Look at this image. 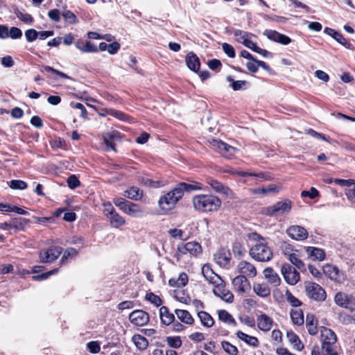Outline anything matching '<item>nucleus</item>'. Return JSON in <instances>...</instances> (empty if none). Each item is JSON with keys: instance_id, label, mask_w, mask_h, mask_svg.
<instances>
[{"instance_id": "f257e3e1", "label": "nucleus", "mask_w": 355, "mask_h": 355, "mask_svg": "<svg viewBox=\"0 0 355 355\" xmlns=\"http://www.w3.org/2000/svg\"><path fill=\"white\" fill-rule=\"evenodd\" d=\"M250 237L257 242L250 248V256L259 262L270 261L273 257V252L265 242V239L257 233H252Z\"/></svg>"}, {"instance_id": "f03ea898", "label": "nucleus", "mask_w": 355, "mask_h": 355, "mask_svg": "<svg viewBox=\"0 0 355 355\" xmlns=\"http://www.w3.org/2000/svg\"><path fill=\"white\" fill-rule=\"evenodd\" d=\"M192 202L195 209L201 212L216 211L221 206L220 199L211 194L196 195Z\"/></svg>"}, {"instance_id": "7ed1b4c3", "label": "nucleus", "mask_w": 355, "mask_h": 355, "mask_svg": "<svg viewBox=\"0 0 355 355\" xmlns=\"http://www.w3.org/2000/svg\"><path fill=\"white\" fill-rule=\"evenodd\" d=\"M182 197V193L179 190L178 186L167 193L162 196L159 200V206L164 211H170L174 208L176 203Z\"/></svg>"}, {"instance_id": "20e7f679", "label": "nucleus", "mask_w": 355, "mask_h": 355, "mask_svg": "<svg viewBox=\"0 0 355 355\" xmlns=\"http://www.w3.org/2000/svg\"><path fill=\"white\" fill-rule=\"evenodd\" d=\"M291 208L292 202L288 199H284L272 205L265 207L263 210V213L270 217L284 216L288 214Z\"/></svg>"}, {"instance_id": "39448f33", "label": "nucleus", "mask_w": 355, "mask_h": 355, "mask_svg": "<svg viewBox=\"0 0 355 355\" xmlns=\"http://www.w3.org/2000/svg\"><path fill=\"white\" fill-rule=\"evenodd\" d=\"M62 248L60 246L51 245L44 248L39 252V258L42 263H51L55 261L62 254Z\"/></svg>"}, {"instance_id": "423d86ee", "label": "nucleus", "mask_w": 355, "mask_h": 355, "mask_svg": "<svg viewBox=\"0 0 355 355\" xmlns=\"http://www.w3.org/2000/svg\"><path fill=\"white\" fill-rule=\"evenodd\" d=\"M305 291L307 296L315 301L322 302L326 299L325 291L316 283H307L305 286Z\"/></svg>"}, {"instance_id": "0eeeda50", "label": "nucleus", "mask_w": 355, "mask_h": 355, "mask_svg": "<svg viewBox=\"0 0 355 355\" xmlns=\"http://www.w3.org/2000/svg\"><path fill=\"white\" fill-rule=\"evenodd\" d=\"M281 272L286 283L290 285H295L300 279V273L289 263H284Z\"/></svg>"}, {"instance_id": "6e6552de", "label": "nucleus", "mask_w": 355, "mask_h": 355, "mask_svg": "<svg viewBox=\"0 0 355 355\" xmlns=\"http://www.w3.org/2000/svg\"><path fill=\"white\" fill-rule=\"evenodd\" d=\"M210 145L213 148L227 158H230L238 151L237 148L220 140L213 139L210 141Z\"/></svg>"}, {"instance_id": "1a4fd4ad", "label": "nucleus", "mask_w": 355, "mask_h": 355, "mask_svg": "<svg viewBox=\"0 0 355 355\" xmlns=\"http://www.w3.org/2000/svg\"><path fill=\"white\" fill-rule=\"evenodd\" d=\"M129 320L134 325L141 327L149 322V315L143 310L137 309L130 313Z\"/></svg>"}, {"instance_id": "9d476101", "label": "nucleus", "mask_w": 355, "mask_h": 355, "mask_svg": "<svg viewBox=\"0 0 355 355\" xmlns=\"http://www.w3.org/2000/svg\"><path fill=\"white\" fill-rule=\"evenodd\" d=\"M177 251L178 253L185 254L189 253L192 255L197 256L202 252V248L199 243L196 241L188 242L185 244L182 243L178 246Z\"/></svg>"}, {"instance_id": "9b49d317", "label": "nucleus", "mask_w": 355, "mask_h": 355, "mask_svg": "<svg viewBox=\"0 0 355 355\" xmlns=\"http://www.w3.org/2000/svg\"><path fill=\"white\" fill-rule=\"evenodd\" d=\"M323 272L329 279L335 282H340L345 279L344 273L333 265L327 264L324 266Z\"/></svg>"}, {"instance_id": "f8f14e48", "label": "nucleus", "mask_w": 355, "mask_h": 355, "mask_svg": "<svg viewBox=\"0 0 355 355\" xmlns=\"http://www.w3.org/2000/svg\"><path fill=\"white\" fill-rule=\"evenodd\" d=\"M288 235L293 239L303 241L308 237L307 230L300 225H292L287 229Z\"/></svg>"}, {"instance_id": "ddd939ff", "label": "nucleus", "mask_w": 355, "mask_h": 355, "mask_svg": "<svg viewBox=\"0 0 355 355\" xmlns=\"http://www.w3.org/2000/svg\"><path fill=\"white\" fill-rule=\"evenodd\" d=\"M263 35L271 41L278 42L283 45H287L291 43V40L286 35L282 34L276 31L266 30Z\"/></svg>"}, {"instance_id": "4468645a", "label": "nucleus", "mask_w": 355, "mask_h": 355, "mask_svg": "<svg viewBox=\"0 0 355 355\" xmlns=\"http://www.w3.org/2000/svg\"><path fill=\"white\" fill-rule=\"evenodd\" d=\"M237 270L241 275H244L245 277H254L257 273L255 266L246 261H242L239 263Z\"/></svg>"}, {"instance_id": "2eb2a0df", "label": "nucleus", "mask_w": 355, "mask_h": 355, "mask_svg": "<svg viewBox=\"0 0 355 355\" xmlns=\"http://www.w3.org/2000/svg\"><path fill=\"white\" fill-rule=\"evenodd\" d=\"M324 32L332 37L335 40H336L339 44L345 46L346 49L354 50L353 45L349 42L340 32L328 27L324 28Z\"/></svg>"}, {"instance_id": "dca6fc26", "label": "nucleus", "mask_w": 355, "mask_h": 355, "mask_svg": "<svg viewBox=\"0 0 355 355\" xmlns=\"http://www.w3.org/2000/svg\"><path fill=\"white\" fill-rule=\"evenodd\" d=\"M264 278L268 283L274 287L279 286L281 284V278L278 273L271 267L265 268L263 271Z\"/></svg>"}, {"instance_id": "f3484780", "label": "nucleus", "mask_w": 355, "mask_h": 355, "mask_svg": "<svg viewBox=\"0 0 355 355\" xmlns=\"http://www.w3.org/2000/svg\"><path fill=\"white\" fill-rule=\"evenodd\" d=\"M213 293L216 296L220 297L227 302H232L233 301V294L229 290L226 289L225 286L222 284H217L213 289Z\"/></svg>"}, {"instance_id": "a211bd4d", "label": "nucleus", "mask_w": 355, "mask_h": 355, "mask_svg": "<svg viewBox=\"0 0 355 355\" xmlns=\"http://www.w3.org/2000/svg\"><path fill=\"white\" fill-rule=\"evenodd\" d=\"M202 274L205 279L210 284H217L222 282L220 277L216 274L209 265L205 264L202 268Z\"/></svg>"}, {"instance_id": "6ab92c4d", "label": "nucleus", "mask_w": 355, "mask_h": 355, "mask_svg": "<svg viewBox=\"0 0 355 355\" xmlns=\"http://www.w3.org/2000/svg\"><path fill=\"white\" fill-rule=\"evenodd\" d=\"M234 288L239 293H245L250 289V285L247 277L244 275H238L232 281Z\"/></svg>"}, {"instance_id": "aec40b11", "label": "nucleus", "mask_w": 355, "mask_h": 355, "mask_svg": "<svg viewBox=\"0 0 355 355\" xmlns=\"http://www.w3.org/2000/svg\"><path fill=\"white\" fill-rule=\"evenodd\" d=\"M231 259V254L230 251L225 249L219 250L214 254V260L216 263L221 267H226Z\"/></svg>"}, {"instance_id": "412c9836", "label": "nucleus", "mask_w": 355, "mask_h": 355, "mask_svg": "<svg viewBox=\"0 0 355 355\" xmlns=\"http://www.w3.org/2000/svg\"><path fill=\"white\" fill-rule=\"evenodd\" d=\"M121 210L123 211L125 214L132 217H139L142 215L143 213L141 209L138 205L131 202L128 200Z\"/></svg>"}, {"instance_id": "4be33fe9", "label": "nucleus", "mask_w": 355, "mask_h": 355, "mask_svg": "<svg viewBox=\"0 0 355 355\" xmlns=\"http://www.w3.org/2000/svg\"><path fill=\"white\" fill-rule=\"evenodd\" d=\"M257 322L259 329L263 331H268L272 327V319L265 313L259 315Z\"/></svg>"}, {"instance_id": "5701e85b", "label": "nucleus", "mask_w": 355, "mask_h": 355, "mask_svg": "<svg viewBox=\"0 0 355 355\" xmlns=\"http://www.w3.org/2000/svg\"><path fill=\"white\" fill-rule=\"evenodd\" d=\"M186 63L187 67L193 71L198 72L200 69V60L198 57L193 52L189 53L186 56Z\"/></svg>"}, {"instance_id": "b1692460", "label": "nucleus", "mask_w": 355, "mask_h": 355, "mask_svg": "<svg viewBox=\"0 0 355 355\" xmlns=\"http://www.w3.org/2000/svg\"><path fill=\"white\" fill-rule=\"evenodd\" d=\"M76 47L83 53H96L98 51V47L92 42L89 41L84 42L80 40L76 42Z\"/></svg>"}, {"instance_id": "393cba45", "label": "nucleus", "mask_w": 355, "mask_h": 355, "mask_svg": "<svg viewBox=\"0 0 355 355\" xmlns=\"http://www.w3.org/2000/svg\"><path fill=\"white\" fill-rule=\"evenodd\" d=\"M159 317L162 323L165 325H169L175 320L174 315L170 313L168 309L165 306L159 309Z\"/></svg>"}, {"instance_id": "a878e982", "label": "nucleus", "mask_w": 355, "mask_h": 355, "mask_svg": "<svg viewBox=\"0 0 355 355\" xmlns=\"http://www.w3.org/2000/svg\"><path fill=\"white\" fill-rule=\"evenodd\" d=\"M233 35L235 37L236 40L238 42L243 44L244 46H245V44H247L249 42V40L251 39V37L252 36H254V35L252 33H248V32H246V31H244L242 30H239V29L234 30L233 31Z\"/></svg>"}, {"instance_id": "bb28decb", "label": "nucleus", "mask_w": 355, "mask_h": 355, "mask_svg": "<svg viewBox=\"0 0 355 355\" xmlns=\"http://www.w3.org/2000/svg\"><path fill=\"white\" fill-rule=\"evenodd\" d=\"M26 223L25 218H15L10 223H3L1 224V227L4 230H10L12 229L18 230L23 227L24 224Z\"/></svg>"}, {"instance_id": "cd10ccee", "label": "nucleus", "mask_w": 355, "mask_h": 355, "mask_svg": "<svg viewBox=\"0 0 355 355\" xmlns=\"http://www.w3.org/2000/svg\"><path fill=\"white\" fill-rule=\"evenodd\" d=\"M254 292L261 297H266L270 295V288L265 284H254L253 285Z\"/></svg>"}, {"instance_id": "c85d7f7f", "label": "nucleus", "mask_w": 355, "mask_h": 355, "mask_svg": "<svg viewBox=\"0 0 355 355\" xmlns=\"http://www.w3.org/2000/svg\"><path fill=\"white\" fill-rule=\"evenodd\" d=\"M306 326L309 334L315 335L318 333L317 321L314 315L311 313L306 315Z\"/></svg>"}, {"instance_id": "c756f323", "label": "nucleus", "mask_w": 355, "mask_h": 355, "mask_svg": "<svg viewBox=\"0 0 355 355\" xmlns=\"http://www.w3.org/2000/svg\"><path fill=\"white\" fill-rule=\"evenodd\" d=\"M236 336L239 339L244 341L246 344H248L250 346L257 347L259 345V340L254 336L248 335L241 331H238L236 332Z\"/></svg>"}, {"instance_id": "7c9ffc66", "label": "nucleus", "mask_w": 355, "mask_h": 355, "mask_svg": "<svg viewBox=\"0 0 355 355\" xmlns=\"http://www.w3.org/2000/svg\"><path fill=\"white\" fill-rule=\"evenodd\" d=\"M311 355H338L336 346L325 347L321 349V353L319 347L315 346L311 351Z\"/></svg>"}, {"instance_id": "2f4dec72", "label": "nucleus", "mask_w": 355, "mask_h": 355, "mask_svg": "<svg viewBox=\"0 0 355 355\" xmlns=\"http://www.w3.org/2000/svg\"><path fill=\"white\" fill-rule=\"evenodd\" d=\"M351 296L346 293L339 292L336 294L334 300L336 304L341 307L347 308L350 303Z\"/></svg>"}, {"instance_id": "473e14b6", "label": "nucleus", "mask_w": 355, "mask_h": 355, "mask_svg": "<svg viewBox=\"0 0 355 355\" xmlns=\"http://www.w3.org/2000/svg\"><path fill=\"white\" fill-rule=\"evenodd\" d=\"M175 314L178 319L187 324H191L193 323V318L188 311L182 310V309H176L175 311Z\"/></svg>"}, {"instance_id": "72a5a7b5", "label": "nucleus", "mask_w": 355, "mask_h": 355, "mask_svg": "<svg viewBox=\"0 0 355 355\" xmlns=\"http://www.w3.org/2000/svg\"><path fill=\"white\" fill-rule=\"evenodd\" d=\"M307 254L315 259L322 261L324 259L325 253L323 250L315 247H307L306 249Z\"/></svg>"}, {"instance_id": "f704fd0d", "label": "nucleus", "mask_w": 355, "mask_h": 355, "mask_svg": "<svg viewBox=\"0 0 355 355\" xmlns=\"http://www.w3.org/2000/svg\"><path fill=\"white\" fill-rule=\"evenodd\" d=\"M198 316L203 326L211 327L214 325V320L207 312L203 311H198Z\"/></svg>"}, {"instance_id": "c9c22d12", "label": "nucleus", "mask_w": 355, "mask_h": 355, "mask_svg": "<svg viewBox=\"0 0 355 355\" xmlns=\"http://www.w3.org/2000/svg\"><path fill=\"white\" fill-rule=\"evenodd\" d=\"M124 196L128 198L138 200L141 198L143 193L138 187H132L125 191Z\"/></svg>"}, {"instance_id": "e433bc0d", "label": "nucleus", "mask_w": 355, "mask_h": 355, "mask_svg": "<svg viewBox=\"0 0 355 355\" xmlns=\"http://www.w3.org/2000/svg\"><path fill=\"white\" fill-rule=\"evenodd\" d=\"M286 336L289 342L293 344L297 350L300 351L303 349L304 345L302 343L297 334L291 331L287 332Z\"/></svg>"}, {"instance_id": "4c0bfd02", "label": "nucleus", "mask_w": 355, "mask_h": 355, "mask_svg": "<svg viewBox=\"0 0 355 355\" xmlns=\"http://www.w3.org/2000/svg\"><path fill=\"white\" fill-rule=\"evenodd\" d=\"M110 223L112 227L118 228L125 224V219L116 211L109 217Z\"/></svg>"}, {"instance_id": "58836bf2", "label": "nucleus", "mask_w": 355, "mask_h": 355, "mask_svg": "<svg viewBox=\"0 0 355 355\" xmlns=\"http://www.w3.org/2000/svg\"><path fill=\"white\" fill-rule=\"evenodd\" d=\"M322 340L331 341V343H336L337 337L336 334L330 329L324 327L321 330Z\"/></svg>"}, {"instance_id": "ea45409f", "label": "nucleus", "mask_w": 355, "mask_h": 355, "mask_svg": "<svg viewBox=\"0 0 355 355\" xmlns=\"http://www.w3.org/2000/svg\"><path fill=\"white\" fill-rule=\"evenodd\" d=\"M290 314L295 324L302 325L304 323V315L301 309L291 310Z\"/></svg>"}, {"instance_id": "a19ab883", "label": "nucleus", "mask_w": 355, "mask_h": 355, "mask_svg": "<svg viewBox=\"0 0 355 355\" xmlns=\"http://www.w3.org/2000/svg\"><path fill=\"white\" fill-rule=\"evenodd\" d=\"M132 341L136 347L139 349H145L148 345L147 339L141 335H135L132 337Z\"/></svg>"}, {"instance_id": "79ce46f5", "label": "nucleus", "mask_w": 355, "mask_h": 355, "mask_svg": "<svg viewBox=\"0 0 355 355\" xmlns=\"http://www.w3.org/2000/svg\"><path fill=\"white\" fill-rule=\"evenodd\" d=\"M221 347L229 355H238L239 354L238 348L230 342L222 341Z\"/></svg>"}, {"instance_id": "37998d69", "label": "nucleus", "mask_w": 355, "mask_h": 355, "mask_svg": "<svg viewBox=\"0 0 355 355\" xmlns=\"http://www.w3.org/2000/svg\"><path fill=\"white\" fill-rule=\"evenodd\" d=\"M179 190L182 193V196L184 195V191H197L200 190L201 187L200 186H198L196 184H187L185 182H181L177 184Z\"/></svg>"}, {"instance_id": "c03bdc74", "label": "nucleus", "mask_w": 355, "mask_h": 355, "mask_svg": "<svg viewBox=\"0 0 355 355\" xmlns=\"http://www.w3.org/2000/svg\"><path fill=\"white\" fill-rule=\"evenodd\" d=\"M218 318L220 320L228 323V324H236L235 320L233 317L225 310L218 311Z\"/></svg>"}, {"instance_id": "a18cd8bd", "label": "nucleus", "mask_w": 355, "mask_h": 355, "mask_svg": "<svg viewBox=\"0 0 355 355\" xmlns=\"http://www.w3.org/2000/svg\"><path fill=\"white\" fill-rule=\"evenodd\" d=\"M167 344L173 348H180L182 346V342L179 336H168L166 338Z\"/></svg>"}, {"instance_id": "49530a36", "label": "nucleus", "mask_w": 355, "mask_h": 355, "mask_svg": "<svg viewBox=\"0 0 355 355\" xmlns=\"http://www.w3.org/2000/svg\"><path fill=\"white\" fill-rule=\"evenodd\" d=\"M78 254V251L73 248H68L65 250L60 261V263L64 264L68 258H73L75 257Z\"/></svg>"}, {"instance_id": "de8ad7c7", "label": "nucleus", "mask_w": 355, "mask_h": 355, "mask_svg": "<svg viewBox=\"0 0 355 355\" xmlns=\"http://www.w3.org/2000/svg\"><path fill=\"white\" fill-rule=\"evenodd\" d=\"M289 261L299 270H305L304 263L298 258V256L296 254H291L289 256Z\"/></svg>"}, {"instance_id": "09e8293b", "label": "nucleus", "mask_w": 355, "mask_h": 355, "mask_svg": "<svg viewBox=\"0 0 355 355\" xmlns=\"http://www.w3.org/2000/svg\"><path fill=\"white\" fill-rule=\"evenodd\" d=\"M236 174L239 176H241V177L249 176V177H255L257 178L265 179V180L268 179L267 175L263 172L256 173H248V172H244V171H236Z\"/></svg>"}, {"instance_id": "8fccbe9b", "label": "nucleus", "mask_w": 355, "mask_h": 355, "mask_svg": "<svg viewBox=\"0 0 355 355\" xmlns=\"http://www.w3.org/2000/svg\"><path fill=\"white\" fill-rule=\"evenodd\" d=\"M15 14L17 15V17L25 24H31L33 23V18L30 14L24 13L22 12H20L19 10H17L15 12Z\"/></svg>"}, {"instance_id": "3c124183", "label": "nucleus", "mask_w": 355, "mask_h": 355, "mask_svg": "<svg viewBox=\"0 0 355 355\" xmlns=\"http://www.w3.org/2000/svg\"><path fill=\"white\" fill-rule=\"evenodd\" d=\"M285 296L286 301L293 306L297 307L302 304L301 302L297 298H296L288 290L286 291Z\"/></svg>"}, {"instance_id": "603ef678", "label": "nucleus", "mask_w": 355, "mask_h": 355, "mask_svg": "<svg viewBox=\"0 0 355 355\" xmlns=\"http://www.w3.org/2000/svg\"><path fill=\"white\" fill-rule=\"evenodd\" d=\"M62 15L63 16L66 21L70 24H74L78 22L76 16L73 12H72L70 10H67L63 11Z\"/></svg>"}, {"instance_id": "864d4df0", "label": "nucleus", "mask_w": 355, "mask_h": 355, "mask_svg": "<svg viewBox=\"0 0 355 355\" xmlns=\"http://www.w3.org/2000/svg\"><path fill=\"white\" fill-rule=\"evenodd\" d=\"M207 182L216 191L225 193V187L220 182L214 179H209Z\"/></svg>"}, {"instance_id": "5fc2aeb1", "label": "nucleus", "mask_w": 355, "mask_h": 355, "mask_svg": "<svg viewBox=\"0 0 355 355\" xmlns=\"http://www.w3.org/2000/svg\"><path fill=\"white\" fill-rule=\"evenodd\" d=\"M10 187L12 189L24 190L27 187V184L20 180H12L10 182Z\"/></svg>"}, {"instance_id": "6e6d98bb", "label": "nucleus", "mask_w": 355, "mask_h": 355, "mask_svg": "<svg viewBox=\"0 0 355 355\" xmlns=\"http://www.w3.org/2000/svg\"><path fill=\"white\" fill-rule=\"evenodd\" d=\"M41 71L44 73V72H52L56 75H58V76L62 78H66V79H70L71 78L66 73L62 72V71H60L58 70H56L49 66H44L42 67V69H41Z\"/></svg>"}, {"instance_id": "4d7b16f0", "label": "nucleus", "mask_w": 355, "mask_h": 355, "mask_svg": "<svg viewBox=\"0 0 355 355\" xmlns=\"http://www.w3.org/2000/svg\"><path fill=\"white\" fill-rule=\"evenodd\" d=\"M145 298L152 304H154L156 306H159L162 302L160 297L153 293H146Z\"/></svg>"}, {"instance_id": "13d9d810", "label": "nucleus", "mask_w": 355, "mask_h": 355, "mask_svg": "<svg viewBox=\"0 0 355 355\" xmlns=\"http://www.w3.org/2000/svg\"><path fill=\"white\" fill-rule=\"evenodd\" d=\"M227 80L228 82H232V87L234 91L241 89L242 87L246 84V81L245 80L234 81L231 76H227Z\"/></svg>"}, {"instance_id": "bf43d9fd", "label": "nucleus", "mask_w": 355, "mask_h": 355, "mask_svg": "<svg viewBox=\"0 0 355 355\" xmlns=\"http://www.w3.org/2000/svg\"><path fill=\"white\" fill-rule=\"evenodd\" d=\"M37 31L33 28L28 29L25 32V37L28 42L35 41L38 37Z\"/></svg>"}, {"instance_id": "052dcab7", "label": "nucleus", "mask_w": 355, "mask_h": 355, "mask_svg": "<svg viewBox=\"0 0 355 355\" xmlns=\"http://www.w3.org/2000/svg\"><path fill=\"white\" fill-rule=\"evenodd\" d=\"M8 37L13 40L19 39L22 37V31L17 27H12L9 30Z\"/></svg>"}, {"instance_id": "680f3d73", "label": "nucleus", "mask_w": 355, "mask_h": 355, "mask_svg": "<svg viewBox=\"0 0 355 355\" xmlns=\"http://www.w3.org/2000/svg\"><path fill=\"white\" fill-rule=\"evenodd\" d=\"M222 49L228 57L232 58L235 57V51L232 45L227 43H223L222 45Z\"/></svg>"}, {"instance_id": "e2e57ef3", "label": "nucleus", "mask_w": 355, "mask_h": 355, "mask_svg": "<svg viewBox=\"0 0 355 355\" xmlns=\"http://www.w3.org/2000/svg\"><path fill=\"white\" fill-rule=\"evenodd\" d=\"M301 196L302 197H309L311 199H314L319 196V192L315 188L311 187L309 191H302Z\"/></svg>"}, {"instance_id": "0e129e2a", "label": "nucleus", "mask_w": 355, "mask_h": 355, "mask_svg": "<svg viewBox=\"0 0 355 355\" xmlns=\"http://www.w3.org/2000/svg\"><path fill=\"white\" fill-rule=\"evenodd\" d=\"M119 133L116 131H111L103 135V140L107 141L110 139L114 142V141L119 140Z\"/></svg>"}, {"instance_id": "69168bd1", "label": "nucleus", "mask_w": 355, "mask_h": 355, "mask_svg": "<svg viewBox=\"0 0 355 355\" xmlns=\"http://www.w3.org/2000/svg\"><path fill=\"white\" fill-rule=\"evenodd\" d=\"M67 184L70 189H76L80 185V181L75 175H71L67 178Z\"/></svg>"}, {"instance_id": "338daca9", "label": "nucleus", "mask_w": 355, "mask_h": 355, "mask_svg": "<svg viewBox=\"0 0 355 355\" xmlns=\"http://www.w3.org/2000/svg\"><path fill=\"white\" fill-rule=\"evenodd\" d=\"M48 17L53 21L58 22L60 20V12L58 9H53L49 11Z\"/></svg>"}, {"instance_id": "774afa93", "label": "nucleus", "mask_w": 355, "mask_h": 355, "mask_svg": "<svg viewBox=\"0 0 355 355\" xmlns=\"http://www.w3.org/2000/svg\"><path fill=\"white\" fill-rule=\"evenodd\" d=\"M87 349H89V351L92 354H96L101 349L100 345H99L98 343L96 341L89 342L87 343Z\"/></svg>"}]
</instances>
